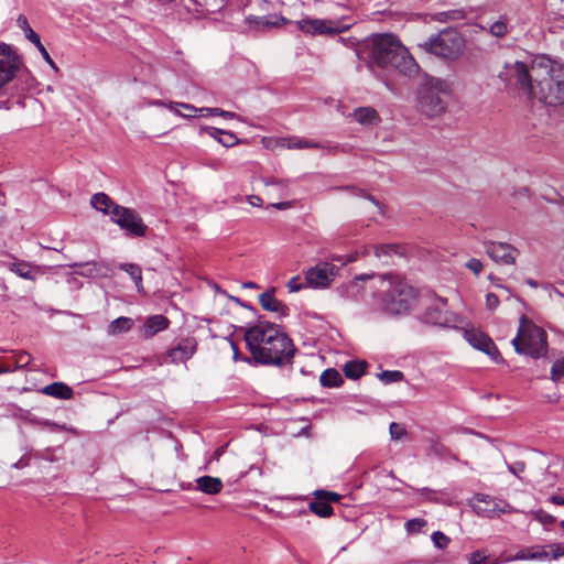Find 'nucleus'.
Wrapping results in <instances>:
<instances>
[{
	"label": "nucleus",
	"mask_w": 564,
	"mask_h": 564,
	"mask_svg": "<svg viewBox=\"0 0 564 564\" xmlns=\"http://www.w3.org/2000/svg\"><path fill=\"white\" fill-rule=\"evenodd\" d=\"M509 75L529 98L549 107L564 105V64L540 58L528 67L523 62H516L510 66Z\"/></svg>",
	"instance_id": "f257e3e1"
},
{
	"label": "nucleus",
	"mask_w": 564,
	"mask_h": 564,
	"mask_svg": "<svg viewBox=\"0 0 564 564\" xmlns=\"http://www.w3.org/2000/svg\"><path fill=\"white\" fill-rule=\"evenodd\" d=\"M252 358L262 365L282 367L291 362L294 346L288 335L271 323H259L245 333Z\"/></svg>",
	"instance_id": "f03ea898"
},
{
	"label": "nucleus",
	"mask_w": 564,
	"mask_h": 564,
	"mask_svg": "<svg viewBox=\"0 0 564 564\" xmlns=\"http://www.w3.org/2000/svg\"><path fill=\"white\" fill-rule=\"evenodd\" d=\"M369 46L371 64L380 68L394 69L409 78L419 74V64L395 35L376 34L371 37Z\"/></svg>",
	"instance_id": "7ed1b4c3"
},
{
	"label": "nucleus",
	"mask_w": 564,
	"mask_h": 564,
	"mask_svg": "<svg viewBox=\"0 0 564 564\" xmlns=\"http://www.w3.org/2000/svg\"><path fill=\"white\" fill-rule=\"evenodd\" d=\"M383 283L388 288L383 290L381 308L390 315L408 313L416 300L415 290L399 276L383 279Z\"/></svg>",
	"instance_id": "20e7f679"
},
{
	"label": "nucleus",
	"mask_w": 564,
	"mask_h": 564,
	"mask_svg": "<svg viewBox=\"0 0 564 564\" xmlns=\"http://www.w3.org/2000/svg\"><path fill=\"white\" fill-rule=\"evenodd\" d=\"M451 93L446 80L431 77L419 88L416 107L426 117L435 118L445 112L447 102L445 97Z\"/></svg>",
	"instance_id": "39448f33"
},
{
	"label": "nucleus",
	"mask_w": 564,
	"mask_h": 564,
	"mask_svg": "<svg viewBox=\"0 0 564 564\" xmlns=\"http://www.w3.org/2000/svg\"><path fill=\"white\" fill-rule=\"evenodd\" d=\"M512 346L520 355L540 358L546 354L547 335L542 327L522 317L518 335L512 339Z\"/></svg>",
	"instance_id": "423d86ee"
},
{
	"label": "nucleus",
	"mask_w": 564,
	"mask_h": 564,
	"mask_svg": "<svg viewBox=\"0 0 564 564\" xmlns=\"http://www.w3.org/2000/svg\"><path fill=\"white\" fill-rule=\"evenodd\" d=\"M419 47L437 57L454 61L463 54L465 40L457 30L446 28L420 43Z\"/></svg>",
	"instance_id": "0eeeda50"
},
{
	"label": "nucleus",
	"mask_w": 564,
	"mask_h": 564,
	"mask_svg": "<svg viewBox=\"0 0 564 564\" xmlns=\"http://www.w3.org/2000/svg\"><path fill=\"white\" fill-rule=\"evenodd\" d=\"M111 220L130 236L144 237L148 230L141 216L133 209L123 206L113 207Z\"/></svg>",
	"instance_id": "6e6552de"
},
{
	"label": "nucleus",
	"mask_w": 564,
	"mask_h": 564,
	"mask_svg": "<svg viewBox=\"0 0 564 564\" xmlns=\"http://www.w3.org/2000/svg\"><path fill=\"white\" fill-rule=\"evenodd\" d=\"M463 336L470 346L488 355L495 362H503L498 347L484 332L475 328H465L463 329Z\"/></svg>",
	"instance_id": "1a4fd4ad"
},
{
	"label": "nucleus",
	"mask_w": 564,
	"mask_h": 564,
	"mask_svg": "<svg viewBox=\"0 0 564 564\" xmlns=\"http://www.w3.org/2000/svg\"><path fill=\"white\" fill-rule=\"evenodd\" d=\"M21 66V59L12 46L0 44V90L10 83Z\"/></svg>",
	"instance_id": "9d476101"
},
{
	"label": "nucleus",
	"mask_w": 564,
	"mask_h": 564,
	"mask_svg": "<svg viewBox=\"0 0 564 564\" xmlns=\"http://www.w3.org/2000/svg\"><path fill=\"white\" fill-rule=\"evenodd\" d=\"M477 514L486 518H494L510 510V505L501 499L489 495L476 494L471 503Z\"/></svg>",
	"instance_id": "9b49d317"
},
{
	"label": "nucleus",
	"mask_w": 564,
	"mask_h": 564,
	"mask_svg": "<svg viewBox=\"0 0 564 564\" xmlns=\"http://www.w3.org/2000/svg\"><path fill=\"white\" fill-rule=\"evenodd\" d=\"M486 253L495 262L513 264L518 250L507 242L486 241L484 242Z\"/></svg>",
	"instance_id": "f8f14e48"
},
{
	"label": "nucleus",
	"mask_w": 564,
	"mask_h": 564,
	"mask_svg": "<svg viewBox=\"0 0 564 564\" xmlns=\"http://www.w3.org/2000/svg\"><path fill=\"white\" fill-rule=\"evenodd\" d=\"M335 261L339 262V265L332 262H319V288H327L332 281L339 274L340 269L348 262L356 260L355 256L343 257L338 256L334 258Z\"/></svg>",
	"instance_id": "ddd939ff"
},
{
	"label": "nucleus",
	"mask_w": 564,
	"mask_h": 564,
	"mask_svg": "<svg viewBox=\"0 0 564 564\" xmlns=\"http://www.w3.org/2000/svg\"><path fill=\"white\" fill-rule=\"evenodd\" d=\"M4 267L18 276L29 281H35L36 278L42 273V270L39 265L19 259H13L6 262Z\"/></svg>",
	"instance_id": "4468645a"
},
{
	"label": "nucleus",
	"mask_w": 564,
	"mask_h": 564,
	"mask_svg": "<svg viewBox=\"0 0 564 564\" xmlns=\"http://www.w3.org/2000/svg\"><path fill=\"white\" fill-rule=\"evenodd\" d=\"M289 292H300L304 289H317V265L310 268L304 276L295 275L286 284Z\"/></svg>",
	"instance_id": "2eb2a0df"
},
{
	"label": "nucleus",
	"mask_w": 564,
	"mask_h": 564,
	"mask_svg": "<svg viewBox=\"0 0 564 564\" xmlns=\"http://www.w3.org/2000/svg\"><path fill=\"white\" fill-rule=\"evenodd\" d=\"M195 350L196 340L194 338H185L169 350V357L172 362H183L189 359L194 355Z\"/></svg>",
	"instance_id": "dca6fc26"
},
{
	"label": "nucleus",
	"mask_w": 564,
	"mask_h": 564,
	"mask_svg": "<svg viewBox=\"0 0 564 564\" xmlns=\"http://www.w3.org/2000/svg\"><path fill=\"white\" fill-rule=\"evenodd\" d=\"M422 321L435 326H449L453 318L452 315L442 307L431 306L423 313Z\"/></svg>",
	"instance_id": "f3484780"
},
{
	"label": "nucleus",
	"mask_w": 564,
	"mask_h": 564,
	"mask_svg": "<svg viewBox=\"0 0 564 564\" xmlns=\"http://www.w3.org/2000/svg\"><path fill=\"white\" fill-rule=\"evenodd\" d=\"M259 303L265 311L279 313L280 315L288 314V307L274 295V289L271 291L263 292L259 295Z\"/></svg>",
	"instance_id": "a211bd4d"
},
{
	"label": "nucleus",
	"mask_w": 564,
	"mask_h": 564,
	"mask_svg": "<svg viewBox=\"0 0 564 564\" xmlns=\"http://www.w3.org/2000/svg\"><path fill=\"white\" fill-rule=\"evenodd\" d=\"M200 131L206 132L209 137L214 138L226 148H230L239 143V139L232 132L214 127H204Z\"/></svg>",
	"instance_id": "6ab92c4d"
},
{
	"label": "nucleus",
	"mask_w": 564,
	"mask_h": 564,
	"mask_svg": "<svg viewBox=\"0 0 564 564\" xmlns=\"http://www.w3.org/2000/svg\"><path fill=\"white\" fill-rule=\"evenodd\" d=\"M352 22L345 18L339 20H319V34H337L348 30Z\"/></svg>",
	"instance_id": "aec40b11"
},
{
	"label": "nucleus",
	"mask_w": 564,
	"mask_h": 564,
	"mask_svg": "<svg viewBox=\"0 0 564 564\" xmlns=\"http://www.w3.org/2000/svg\"><path fill=\"white\" fill-rule=\"evenodd\" d=\"M42 393L62 400H69L74 394L72 388L64 382H53L45 386Z\"/></svg>",
	"instance_id": "412c9836"
},
{
	"label": "nucleus",
	"mask_w": 564,
	"mask_h": 564,
	"mask_svg": "<svg viewBox=\"0 0 564 564\" xmlns=\"http://www.w3.org/2000/svg\"><path fill=\"white\" fill-rule=\"evenodd\" d=\"M197 488L204 494L216 495L223 489V481L218 477L202 476L196 479Z\"/></svg>",
	"instance_id": "4be33fe9"
},
{
	"label": "nucleus",
	"mask_w": 564,
	"mask_h": 564,
	"mask_svg": "<svg viewBox=\"0 0 564 564\" xmlns=\"http://www.w3.org/2000/svg\"><path fill=\"white\" fill-rule=\"evenodd\" d=\"M354 119L361 124H377L380 121L379 113L371 107L357 108L352 113Z\"/></svg>",
	"instance_id": "5701e85b"
},
{
	"label": "nucleus",
	"mask_w": 564,
	"mask_h": 564,
	"mask_svg": "<svg viewBox=\"0 0 564 564\" xmlns=\"http://www.w3.org/2000/svg\"><path fill=\"white\" fill-rule=\"evenodd\" d=\"M169 319L163 315H153L144 324V336L152 337L161 330L166 329Z\"/></svg>",
	"instance_id": "b1692460"
},
{
	"label": "nucleus",
	"mask_w": 564,
	"mask_h": 564,
	"mask_svg": "<svg viewBox=\"0 0 564 564\" xmlns=\"http://www.w3.org/2000/svg\"><path fill=\"white\" fill-rule=\"evenodd\" d=\"M90 204L94 208L111 216L115 206H119L105 193H96L91 196Z\"/></svg>",
	"instance_id": "393cba45"
},
{
	"label": "nucleus",
	"mask_w": 564,
	"mask_h": 564,
	"mask_svg": "<svg viewBox=\"0 0 564 564\" xmlns=\"http://www.w3.org/2000/svg\"><path fill=\"white\" fill-rule=\"evenodd\" d=\"M368 367V364L364 360H350L345 364L343 371L348 379L357 380L365 372Z\"/></svg>",
	"instance_id": "a878e982"
},
{
	"label": "nucleus",
	"mask_w": 564,
	"mask_h": 564,
	"mask_svg": "<svg viewBox=\"0 0 564 564\" xmlns=\"http://www.w3.org/2000/svg\"><path fill=\"white\" fill-rule=\"evenodd\" d=\"M344 382V379L338 370L334 368H328L322 372L319 376V383L324 387L328 388H337L340 387Z\"/></svg>",
	"instance_id": "bb28decb"
},
{
	"label": "nucleus",
	"mask_w": 564,
	"mask_h": 564,
	"mask_svg": "<svg viewBox=\"0 0 564 564\" xmlns=\"http://www.w3.org/2000/svg\"><path fill=\"white\" fill-rule=\"evenodd\" d=\"M169 109L174 113L185 118H193L199 113V108L185 102L169 101Z\"/></svg>",
	"instance_id": "cd10ccee"
},
{
	"label": "nucleus",
	"mask_w": 564,
	"mask_h": 564,
	"mask_svg": "<svg viewBox=\"0 0 564 564\" xmlns=\"http://www.w3.org/2000/svg\"><path fill=\"white\" fill-rule=\"evenodd\" d=\"M119 268L130 275L135 284L137 290L141 292L143 290L141 267L135 263H121Z\"/></svg>",
	"instance_id": "c85d7f7f"
},
{
	"label": "nucleus",
	"mask_w": 564,
	"mask_h": 564,
	"mask_svg": "<svg viewBox=\"0 0 564 564\" xmlns=\"http://www.w3.org/2000/svg\"><path fill=\"white\" fill-rule=\"evenodd\" d=\"M133 325V322L129 317H118L115 321H112L108 326V334L109 335H118L121 333L128 332Z\"/></svg>",
	"instance_id": "c756f323"
},
{
	"label": "nucleus",
	"mask_w": 564,
	"mask_h": 564,
	"mask_svg": "<svg viewBox=\"0 0 564 564\" xmlns=\"http://www.w3.org/2000/svg\"><path fill=\"white\" fill-rule=\"evenodd\" d=\"M403 248L397 243H384L375 247V256L378 259L390 257L391 254H402Z\"/></svg>",
	"instance_id": "7c9ffc66"
},
{
	"label": "nucleus",
	"mask_w": 564,
	"mask_h": 564,
	"mask_svg": "<svg viewBox=\"0 0 564 564\" xmlns=\"http://www.w3.org/2000/svg\"><path fill=\"white\" fill-rule=\"evenodd\" d=\"M278 145L286 149H306V148H314L315 144L312 142L306 141L302 138H290V139H280L276 141Z\"/></svg>",
	"instance_id": "2f4dec72"
},
{
	"label": "nucleus",
	"mask_w": 564,
	"mask_h": 564,
	"mask_svg": "<svg viewBox=\"0 0 564 564\" xmlns=\"http://www.w3.org/2000/svg\"><path fill=\"white\" fill-rule=\"evenodd\" d=\"M296 28L304 34L314 36L317 33V20L304 18L294 22Z\"/></svg>",
	"instance_id": "473e14b6"
},
{
	"label": "nucleus",
	"mask_w": 564,
	"mask_h": 564,
	"mask_svg": "<svg viewBox=\"0 0 564 564\" xmlns=\"http://www.w3.org/2000/svg\"><path fill=\"white\" fill-rule=\"evenodd\" d=\"M465 18H466V12L463 9H455V10L438 12L435 15V19L438 22L459 21Z\"/></svg>",
	"instance_id": "72a5a7b5"
},
{
	"label": "nucleus",
	"mask_w": 564,
	"mask_h": 564,
	"mask_svg": "<svg viewBox=\"0 0 564 564\" xmlns=\"http://www.w3.org/2000/svg\"><path fill=\"white\" fill-rule=\"evenodd\" d=\"M489 33L496 37H502L509 32L508 22L506 18H500L491 23L488 29Z\"/></svg>",
	"instance_id": "f704fd0d"
},
{
	"label": "nucleus",
	"mask_w": 564,
	"mask_h": 564,
	"mask_svg": "<svg viewBox=\"0 0 564 564\" xmlns=\"http://www.w3.org/2000/svg\"><path fill=\"white\" fill-rule=\"evenodd\" d=\"M379 380H381L384 384L399 382L403 380V373L399 370H386L377 375Z\"/></svg>",
	"instance_id": "c9c22d12"
},
{
	"label": "nucleus",
	"mask_w": 564,
	"mask_h": 564,
	"mask_svg": "<svg viewBox=\"0 0 564 564\" xmlns=\"http://www.w3.org/2000/svg\"><path fill=\"white\" fill-rule=\"evenodd\" d=\"M15 367L11 368L12 371L14 369H22L25 368L31 362V355L28 351L21 350L14 354L13 356Z\"/></svg>",
	"instance_id": "e433bc0d"
},
{
	"label": "nucleus",
	"mask_w": 564,
	"mask_h": 564,
	"mask_svg": "<svg viewBox=\"0 0 564 564\" xmlns=\"http://www.w3.org/2000/svg\"><path fill=\"white\" fill-rule=\"evenodd\" d=\"M564 377V357L554 361L551 368V380L560 381Z\"/></svg>",
	"instance_id": "4c0bfd02"
},
{
	"label": "nucleus",
	"mask_w": 564,
	"mask_h": 564,
	"mask_svg": "<svg viewBox=\"0 0 564 564\" xmlns=\"http://www.w3.org/2000/svg\"><path fill=\"white\" fill-rule=\"evenodd\" d=\"M426 525V521L424 519L415 518L408 520L405 522V529L408 533H419Z\"/></svg>",
	"instance_id": "58836bf2"
},
{
	"label": "nucleus",
	"mask_w": 564,
	"mask_h": 564,
	"mask_svg": "<svg viewBox=\"0 0 564 564\" xmlns=\"http://www.w3.org/2000/svg\"><path fill=\"white\" fill-rule=\"evenodd\" d=\"M339 189L348 192L349 194H351L354 196H362V197L369 199L371 203H373L376 206H378L380 208L379 202L371 195L366 194V192L364 189H360L356 186H344V187H339Z\"/></svg>",
	"instance_id": "ea45409f"
},
{
	"label": "nucleus",
	"mask_w": 564,
	"mask_h": 564,
	"mask_svg": "<svg viewBox=\"0 0 564 564\" xmlns=\"http://www.w3.org/2000/svg\"><path fill=\"white\" fill-rule=\"evenodd\" d=\"M432 541L437 549L444 550L449 544L451 539L443 532L436 531L432 534Z\"/></svg>",
	"instance_id": "a19ab883"
},
{
	"label": "nucleus",
	"mask_w": 564,
	"mask_h": 564,
	"mask_svg": "<svg viewBox=\"0 0 564 564\" xmlns=\"http://www.w3.org/2000/svg\"><path fill=\"white\" fill-rule=\"evenodd\" d=\"M254 22L258 25H265V26H278L280 23H285L286 20L284 18H268V17H258L254 18Z\"/></svg>",
	"instance_id": "79ce46f5"
},
{
	"label": "nucleus",
	"mask_w": 564,
	"mask_h": 564,
	"mask_svg": "<svg viewBox=\"0 0 564 564\" xmlns=\"http://www.w3.org/2000/svg\"><path fill=\"white\" fill-rule=\"evenodd\" d=\"M389 431L392 440L399 441L406 435L404 426L395 422L390 424Z\"/></svg>",
	"instance_id": "37998d69"
},
{
	"label": "nucleus",
	"mask_w": 564,
	"mask_h": 564,
	"mask_svg": "<svg viewBox=\"0 0 564 564\" xmlns=\"http://www.w3.org/2000/svg\"><path fill=\"white\" fill-rule=\"evenodd\" d=\"M333 514V507L327 503V501H323V492L319 489V518H327Z\"/></svg>",
	"instance_id": "c03bdc74"
},
{
	"label": "nucleus",
	"mask_w": 564,
	"mask_h": 564,
	"mask_svg": "<svg viewBox=\"0 0 564 564\" xmlns=\"http://www.w3.org/2000/svg\"><path fill=\"white\" fill-rule=\"evenodd\" d=\"M550 556L549 552L544 550V547H534L530 550L529 557L530 560H547Z\"/></svg>",
	"instance_id": "a18cd8bd"
},
{
	"label": "nucleus",
	"mask_w": 564,
	"mask_h": 564,
	"mask_svg": "<svg viewBox=\"0 0 564 564\" xmlns=\"http://www.w3.org/2000/svg\"><path fill=\"white\" fill-rule=\"evenodd\" d=\"M467 558L469 564H482L486 561L487 555L482 551H475L467 555Z\"/></svg>",
	"instance_id": "49530a36"
},
{
	"label": "nucleus",
	"mask_w": 564,
	"mask_h": 564,
	"mask_svg": "<svg viewBox=\"0 0 564 564\" xmlns=\"http://www.w3.org/2000/svg\"><path fill=\"white\" fill-rule=\"evenodd\" d=\"M466 268H468L476 275H479L482 270V263L480 260L471 258L466 262Z\"/></svg>",
	"instance_id": "de8ad7c7"
},
{
	"label": "nucleus",
	"mask_w": 564,
	"mask_h": 564,
	"mask_svg": "<svg viewBox=\"0 0 564 564\" xmlns=\"http://www.w3.org/2000/svg\"><path fill=\"white\" fill-rule=\"evenodd\" d=\"M499 299L495 293H488L486 295V306L488 310L494 311L499 305Z\"/></svg>",
	"instance_id": "09e8293b"
},
{
	"label": "nucleus",
	"mask_w": 564,
	"mask_h": 564,
	"mask_svg": "<svg viewBox=\"0 0 564 564\" xmlns=\"http://www.w3.org/2000/svg\"><path fill=\"white\" fill-rule=\"evenodd\" d=\"M25 37L33 43L36 47L41 46V40L37 33H35L31 26L25 29Z\"/></svg>",
	"instance_id": "8fccbe9b"
},
{
	"label": "nucleus",
	"mask_w": 564,
	"mask_h": 564,
	"mask_svg": "<svg viewBox=\"0 0 564 564\" xmlns=\"http://www.w3.org/2000/svg\"><path fill=\"white\" fill-rule=\"evenodd\" d=\"M508 469L510 473H512L517 477H520V474H522L525 469V465L523 462H516V463L509 465Z\"/></svg>",
	"instance_id": "3c124183"
},
{
	"label": "nucleus",
	"mask_w": 564,
	"mask_h": 564,
	"mask_svg": "<svg viewBox=\"0 0 564 564\" xmlns=\"http://www.w3.org/2000/svg\"><path fill=\"white\" fill-rule=\"evenodd\" d=\"M323 492V501H327V503L330 505V502H337L340 499V495L333 491L322 490Z\"/></svg>",
	"instance_id": "603ef678"
},
{
	"label": "nucleus",
	"mask_w": 564,
	"mask_h": 564,
	"mask_svg": "<svg viewBox=\"0 0 564 564\" xmlns=\"http://www.w3.org/2000/svg\"><path fill=\"white\" fill-rule=\"evenodd\" d=\"M550 547L552 549V558L553 560H556L561 556H564V546H562L561 544H552L550 545Z\"/></svg>",
	"instance_id": "864d4df0"
},
{
	"label": "nucleus",
	"mask_w": 564,
	"mask_h": 564,
	"mask_svg": "<svg viewBox=\"0 0 564 564\" xmlns=\"http://www.w3.org/2000/svg\"><path fill=\"white\" fill-rule=\"evenodd\" d=\"M219 108L202 107L199 108V116H218Z\"/></svg>",
	"instance_id": "5fc2aeb1"
},
{
	"label": "nucleus",
	"mask_w": 564,
	"mask_h": 564,
	"mask_svg": "<svg viewBox=\"0 0 564 564\" xmlns=\"http://www.w3.org/2000/svg\"><path fill=\"white\" fill-rule=\"evenodd\" d=\"M39 51L41 52L43 58L53 67L56 69V66L53 62V59L51 58L48 52L46 51V48L43 46V44H41V46L37 47Z\"/></svg>",
	"instance_id": "6e6d98bb"
},
{
	"label": "nucleus",
	"mask_w": 564,
	"mask_h": 564,
	"mask_svg": "<svg viewBox=\"0 0 564 564\" xmlns=\"http://www.w3.org/2000/svg\"><path fill=\"white\" fill-rule=\"evenodd\" d=\"M218 116L225 118V119H239V116L235 112H231V111H226V110H223L219 108V111H218Z\"/></svg>",
	"instance_id": "4d7b16f0"
},
{
	"label": "nucleus",
	"mask_w": 564,
	"mask_h": 564,
	"mask_svg": "<svg viewBox=\"0 0 564 564\" xmlns=\"http://www.w3.org/2000/svg\"><path fill=\"white\" fill-rule=\"evenodd\" d=\"M312 495L315 497V499L308 502V508L313 513L317 514V490H314Z\"/></svg>",
	"instance_id": "13d9d810"
},
{
	"label": "nucleus",
	"mask_w": 564,
	"mask_h": 564,
	"mask_svg": "<svg viewBox=\"0 0 564 564\" xmlns=\"http://www.w3.org/2000/svg\"><path fill=\"white\" fill-rule=\"evenodd\" d=\"M248 203L252 206L260 207L262 205V199L259 196L250 195L248 196Z\"/></svg>",
	"instance_id": "bf43d9fd"
},
{
	"label": "nucleus",
	"mask_w": 564,
	"mask_h": 564,
	"mask_svg": "<svg viewBox=\"0 0 564 564\" xmlns=\"http://www.w3.org/2000/svg\"><path fill=\"white\" fill-rule=\"evenodd\" d=\"M550 501L557 506H564V497L553 495L550 497Z\"/></svg>",
	"instance_id": "052dcab7"
},
{
	"label": "nucleus",
	"mask_w": 564,
	"mask_h": 564,
	"mask_svg": "<svg viewBox=\"0 0 564 564\" xmlns=\"http://www.w3.org/2000/svg\"><path fill=\"white\" fill-rule=\"evenodd\" d=\"M529 553L530 550H522L516 554L514 560H530Z\"/></svg>",
	"instance_id": "680f3d73"
},
{
	"label": "nucleus",
	"mask_w": 564,
	"mask_h": 564,
	"mask_svg": "<svg viewBox=\"0 0 564 564\" xmlns=\"http://www.w3.org/2000/svg\"><path fill=\"white\" fill-rule=\"evenodd\" d=\"M541 521L544 522V523L551 524V523H554L556 521V518L554 516H552V514L545 513V514H543L541 517Z\"/></svg>",
	"instance_id": "e2e57ef3"
},
{
	"label": "nucleus",
	"mask_w": 564,
	"mask_h": 564,
	"mask_svg": "<svg viewBox=\"0 0 564 564\" xmlns=\"http://www.w3.org/2000/svg\"><path fill=\"white\" fill-rule=\"evenodd\" d=\"M324 336L329 338L332 341H336L339 337V334L336 329H330L329 333L325 334Z\"/></svg>",
	"instance_id": "0e129e2a"
},
{
	"label": "nucleus",
	"mask_w": 564,
	"mask_h": 564,
	"mask_svg": "<svg viewBox=\"0 0 564 564\" xmlns=\"http://www.w3.org/2000/svg\"><path fill=\"white\" fill-rule=\"evenodd\" d=\"M264 185L265 186H273V185H280L281 184V181L274 178V177H269V178H264Z\"/></svg>",
	"instance_id": "69168bd1"
},
{
	"label": "nucleus",
	"mask_w": 564,
	"mask_h": 564,
	"mask_svg": "<svg viewBox=\"0 0 564 564\" xmlns=\"http://www.w3.org/2000/svg\"><path fill=\"white\" fill-rule=\"evenodd\" d=\"M314 344H315V339H313L312 345L308 344L306 340L303 341V346L305 348H307L305 354H307V355H313L314 354L313 351H311V349L314 348Z\"/></svg>",
	"instance_id": "338daca9"
},
{
	"label": "nucleus",
	"mask_w": 564,
	"mask_h": 564,
	"mask_svg": "<svg viewBox=\"0 0 564 564\" xmlns=\"http://www.w3.org/2000/svg\"><path fill=\"white\" fill-rule=\"evenodd\" d=\"M18 23H19V25H20L24 31H25V29H26L28 26H30V25H29V23H28L26 18H24V17H20V18L18 19Z\"/></svg>",
	"instance_id": "774afa93"
}]
</instances>
